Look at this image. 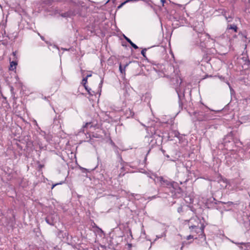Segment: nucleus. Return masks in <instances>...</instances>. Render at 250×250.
<instances>
[{
  "mask_svg": "<svg viewBox=\"0 0 250 250\" xmlns=\"http://www.w3.org/2000/svg\"><path fill=\"white\" fill-rule=\"evenodd\" d=\"M208 37H209L208 34L203 32L198 31L196 27L188 32L187 36V41L192 46L199 47L201 50H204L207 47L206 40Z\"/></svg>",
  "mask_w": 250,
  "mask_h": 250,
  "instance_id": "nucleus-1",
  "label": "nucleus"
},
{
  "mask_svg": "<svg viewBox=\"0 0 250 250\" xmlns=\"http://www.w3.org/2000/svg\"><path fill=\"white\" fill-rule=\"evenodd\" d=\"M175 90L178 96V103L179 107L182 109L183 103L185 101V92L181 91L179 87H176L175 88Z\"/></svg>",
  "mask_w": 250,
  "mask_h": 250,
  "instance_id": "nucleus-2",
  "label": "nucleus"
},
{
  "mask_svg": "<svg viewBox=\"0 0 250 250\" xmlns=\"http://www.w3.org/2000/svg\"><path fill=\"white\" fill-rule=\"evenodd\" d=\"M157 180L161 183V186L164 187H168L169 188H174V186H177V183L175 182H170L166 179H165L163 177H157Z\"/></svg>",
  "mask_w": 250,
  "mask_h": 250,
  "instance_id": "nucleus-3",
  "label": "nucleus"
},
{
  "mask_svg": "<svg viewBox=\"0 0 250 250\" xmlns=\"http://www.w3.org/2000/svg\"><path fill=\"white\" fill-rule=\"evenodd\" d=\"M57 218L58 216L56 214H50L46 216L45 221L48 224L51 226H54L57 222Z\"/></svg>",
  "mask_w": 250,
  "mask_h": 250,
  "instance_id": "nucleus-4",
  "label": "nucleus"
},
{
  "mask_svg": "<svg viewBox=\"0 0 250 250\" xmlns=\"http://www.w3.org/2000/svg\"><path fill=\"white\" fill-rule=\"evenodd\" d=\"M219 203H222L220 201L216 202V199L213 197H210L208 199L206 202V206L208 208H213L216 207V205Z\"/></svg>",
  "mask_w": 250,
  "mask_h": 250,
  "instance_id": "nucleus-5",
  "label": "nucleus"
},
{
  "mask_svg": "<svg viewBox=\"0 0 250 250\" xmlns=\"http://www.w3.org/2000/svg\"><path fill=\"white\" fill-rule=\"evenodd\" d=\"M173 188V190L171 191L172 193H174L173 196L175 198H180L183 195V191L182 189L178 187V185L177 186H174Z\"/></svg>",
  "mask_w": 250,
  "mask_h": 250,
  "instance_id": "nucleus-6",
  "label": "nucleus"
},
{
  "mask_svg": "<svg viewBox=\"0 0 250 250\" xmlns=\"http://www.w3.org/2000/svg\"><path fill=\"white\" fill-rule=\"evenodd\" d=\"M229 137L232 138V136L230 135V134L226 136V137L224 138V141L223 143L224 146L227 147L226 149H229V147H228V144L229 143H231L232 144H233L232 141H230L229 140H228V139H229ZM230 139H232V138H230Z\"/></svg>",
  "mask_w": 250,
  "mask_h": 250,
  "instance_id": "nucleus-7",
  "label": "nucleus"
},
{
  "mask_svg": "<svg viewBox=\"0 0 250 250\" xmlns=\"http://www.w3.org/2000/svg\"><path fill=\"white\" fill-rule=\"evenodd\" d=\"M17 62L16 61H12L10 62L9 69L11 71H13L16 68Z\"/></svg>",
  "mask_w": 250,
  "mask_h": 250,
  "instance_id": "nucleus-8",
  "label": "nucleus"
},
{
  "mask_svg": "<svg viewBox=\"0 0 250 250\" xmlns=\"http://www.w3.org/2000/svg\"><path fill=\"white\" fill-rule=\"evenodd\" d=\"M189 228L190 229V231L191 232H195L196 233H198L199 228L198 226L195 225H191L189 227Z\"/></svg>",
  "mask_w": 250,
  "mask_h": 250,
  "instance_id": "nucleus-9",
  "label": "nucleus"
},
{
  "mask_svg": "<svg viewBox=\"0 0 250 250\" xmlns=\"http://www.w3.org/2000/svg\"><path fill=\"white\" fill-rule=\"evenodd\" d=\"M124 38L125 39V40L131 45L132 47H133L135 49L138 48V47L135 43H134L129 38H128L125 35Z\"/></svg>",
  "mask_w": 250,
  "mask_h": 250,
  "instance_id": "nucleus-10",
  "label": "nucleus"
},
{
  "mask_svg": "<svg viewBox=\"0 0 250 250\" xmlns=\"http://www.w3.org/2000/svg\"><path fill=\"white\" fill-rule=\"evenodd\" d=\"M76 13L72 11H68L67 12H65L62 14V16L63 17H70L72 16L75 15Z\"/></svg>",
  "mask_w": 250,
  "mask_h": 250,
  "instance_id": "nucleus-11",
  "label": "nucleus"
},
{
  "mask_svg": "<svg viewBox=\"0 0 250 250\" xmlns=\"http://www.w3.org/2000/svg\"><path fill=\"white\" fill-rule=\"evenodd\" d=\"M125 114L127 116V118L130 117H132L134 115V112L130 108L126 110Z\"/></svg>",
  "mask_w": 250,
  "mask_h": 250,
  "instance_id": "nucleus-12",
  "label": "nucleus"
},
{
  "mask_svg": "<svg viewBox=\"0 0 250 250\" xmlns=\"http://www.w3.org/2000/svg\"><path fill=\"white\" fill-rule=\"evenodd\" d=\"M204 228H205V226L203 225L200 228H199L198 231L199 230H200L201 232L202 233V234H201V238H204V240H206V236L204 233Z\"/></svg>",
  "mask_w": 250,
  "mask_h": 250,
  "instance_id": "nucleus-13",
  "label": "nucleus"
},
{
  "mask_svg": "<svg viewBox=\"0 0 250 250\" xmlns=\"http://www.w3.org/2000/svg\"><path fill=\"white\" fill-rule=\"evenodd\" d=\"M228 29H233L235 32H237V27L235 24H230L228 25Z\"/></svg>",
  "mask_w": 250,
  "mask_h": 250,
  "instance_id": "nucleus-14",
  "label": "nucleus"
},
{
  "mask_svg": "<svg viewBox=\"0 0 250 250\" xmlns=\"http://www.w3.org/2000/svg\"><path fill=\"white\" fill-rule=\"evenodd\" d=\"M128 63H126L125 65L124 68H123L122 67V64H120L119 70H120V72L122 74L125 73V68L126 67H127L128 66Z\"/></svg>",
  "mask_w": 250,
  "mask_h": 250,
  "instance_id": "nucleus-15",
  "label": "nucleus"
},
{
  "mask_svg": "<svg viewBox=\"0 0 250 250\" xmlns=\"http://www.w3.org/2000/svg\"><path fill=\"white\" fill-rule=\"evenodd\" d=\"M67 1L71 2L76 5H81V1L79 0H67Z\"/></svg>",
  "mask_w": 250,
  "mask_h": 250,
  "instance_id": "nucleus-16",
  "label": "nucleus"
},
{
  "mask_svg": "<svg viewBox=\"0 0 250 250\" xmlns=\"http://www.w3.org/2000/svg\"><path fill=\"white\" fill-rule=\"evenodd\" d=\"M244 225L246 229L249 228L250 227V220L247 218V220L245 221L244 222Z\"/></svg>",
  "mask_w": 250,
  "mask_h": 250,
  "instance_id": "nucleus-17",
  "label": "nucleus"
},
{
  "mask_svg": "<svg viewBox=\"0 0 250 250\" xmlns=\"http://www.w3.org/2000/svg\"><path fill=\"white\" fill-rule=\"evenodd\" d=\"M87 82V77L84 78L82 80V84L83 85L85 89H87V85H86Z\"/></svg>",
  "mask_w": 250,
  "mask_h": 250,
  "instance_id": "nucleus-18",
  "label": "nucleus"
},
{
  "mask_svg": "<svg viewBox=\"0 0 250 250\" xmlns=\"http://www.w3.org/2000/svg\"><path fill=\"white\" fill-rule=\"evenodd\" d=\"M91 123H87L85 124V125H84L83 126V131H82V129H81V130L80 131L79 133L81 132H83V133H84V128H87L88 127V126L90 125H91Z\"/></svg>",
  "mask_w": 250,
  "mask_h": 250,
  "instance_id": "nucleus-19",
  "label": "nucleus"
},
{
  "mask_svg": "<svg viewBox=\"0 0 250 250\" xmlns=\"http://www.w3.org/2000/svg\"><path fill=\"white\" fill-rule=\"evenodd\" d=\"M239 35H241L242 38L247 39V34L246 31H245L244 32H240L239 33Z\"/></svg>",
  "mask_w": 250,
  "mask_h": 250,
  "instance_id": "nucleus-20",
  "label": "nucleus"
},
{
  "mask_svg": "<svg viewBox=\"0 0 250 250\" xmlns=\"http://www.w3.org/2000/svg\"><path fill=\"white\" fill-rule=\"evenodd\" d=\"M149 48H144L142 49V50L141 51V54L143 55V56L146 58V50L149 49Z\"/></svg>",
  "mask_w": 250,
  "mask_h": 250,
  "instance_id": "nucleus-21",
  "label": "nucleus"
},
{
  "mask_svg": "<svg viewBox=\"0 0 250 250\" xmlns=\"http://www.w3.org/2000/svg\"><path fill=\"white\" fill-rule=\"evenodd\" d=\"M85 90L87 91V92L88 93V94L90 96H93L94 95V91H91V89L88 88L87 86V89H85Z\"/></svg>",
  "mask_w": 250,
  "mask_h": 250,
  "instance_id": "nucleus-22",
  "label": "nucleus"
},
{
  "mask_svg": "<svg viewBox=\"0 0 250 250\" xmlns=\"http://www.w3.org/2000/svg\"><path fill=\"white\" fill-rule=\"evenodd\" d=\"M241 244L244 245L245 246V248H243V247H241L240 248L243 250H249V249L248 248V244L246 243H241Z\"/></svg>",
  "mask_w": 250,
  "mask_h": 250,
  "instance_id": "nucleus-23",
  "label": "nucleus"
},
{
  "mask_svg": "<svg viewBox=\"0 0 250 250\" xmlns=\"http://www.w3.org/2000/svg\"><path fill=\"white\" fill-rule=\"evenodd\" d=\"M177 211L179 213H181L184 211L183 208L182 206H180L179 207L177 208Z\"/></svg>",
  "mask_w": 250,
  "mask_h": 250,
  "instance_id": "nucleus-24",
  "label": "nucleus"
},
{
  "mask_svg": "<svg viewBox=\"0 0 250 250\" xmlns=\"http://www.w3.org/2000/svg\"><path fill=\"white\" fill-rule=\"evenodd\" d=\"M244 65H246L247 66V68L250 67V60H247L244 64Z\"/></svg>",
  "mask_w": 250,
  "mask_h": 250,
  "instance_id": "nucleus-25",
  "label": "nucleus"
},
{
  "mask_svg": "<svg viewBox=\"0 0 250 250\" xmlns=\"http://www.w3.org/2000/svg\"><path fill=\"white\" fill-rule=\"evenodd\" d=\"M219 182L222 181L224 183H227V179L223 178L221 176H220L219 179L218 180Z\"/></svg>",
  "mask_w": 250,
  "mask_h": 250,
  "instance_id": "nucleus-26",
  "label": "nucleus"
},
{
  "mask_svg": "<svg viewBox=\"0 0 250 250\" xmlns=\"http://www.w3.org/2000/svg\"><path fill=\"white\" fill-rule=\"evenodd\" d=\"M80 169H81L82 172L83 173H86L87 172L89 171L88 169L82 167H80Z\"/></svg>",
  "mask_w": 250,
  "mask_h": 250,
  "instance_id": "nucleus-27",
  "label": "nucleus"
},
{
  "mask_svg": "<svg viewBox=\"0 0 250 250\" xmlns=\"http://www.w3.org/2000/svg\"><path fill=\"white\" fill-rule=\"evenodd\" d=\"M10 90H11V93L12 94V96H13V98L15 99V93L14 92V88L13 87H11Z\"/></svg>",
  "mask_w": 250,
  "mask_h": 250,
  "instance_id": "nucleus-28",
  "label": "nucleus"
},
{
  "mask_svg": "<svg viewBox=\"0 0 250 250\" xmlns=\"http://www.w3.org/2000/svg\"><path fill=\"white\" fill-rule=\"evenodd\" d=\"M125 4V2H122L120 5H119L118 7H117V9H120L121 8H122L123 7V5H124Z\"/></svg>",
  "mask_w": 250,
  "mask_h": 250,
  "instance_id": "nucleus-29",
  "label": "nucleus"
},
{
  "mask_svg": "<svg viewBox=\"0 0 250 250\" xmlns=\"http://www.w3.org/2000/svg\"><path fill=\"white\" fill-rule=\"evenodd\" d=\"M110 144L115 148H117V146L115 145V144L113 142V141L112 140H110Z\"/></svg>",
  "mask_w": 250,
  "mask_h": 250,
  "instance_id": "nucleus-30",
  "label": "nucleus"
},
{
  "mask_svg": "<svg viewBox=\"0 0 250 250\" xmlns=\"http://www.w3.org/2000/svg\"><path fill=\"white\" fill-rule=\"evenodd\" d=\"M193 238V235H189L187 236V240H189V239H192Z\"/></svg>",
  "mask_w": 250,
  "mask_h": 250,
  "instance_id": "nucleus-31",
  "label": "nucleus"
},
{
  "mask_svg": "<svg viewBox=\"0 0 250 250\" xmlns=\"http://www.w3.org/2000/svg\"><path fill=\"white\" fill-rule=\"evenodd\" d=\"M242 59L243 60V61L245 62L247 60H249L248 57H243Z\"/></svg>",
  "mask_w": 250,
  "mask_h": 250,
  "instance_id": "nucleus-32",
  "label": "nucleus"
},
{
  "mask_svg": "<svg viewBox=\"0 0 250 250\" xmlns=\"http://www.w3.org/2000/svg\"><path fill=\"white\" fill-rule=\"evenodd\" d=\"M43 167H44V165H43L39 164L38 165V167L40 169H41Z\"/></svg>",
  "mask_w": 250,
  "mask_h": 250,
  "instance_id": "nucleus-33",
  "label": "nucleus"
},
{
  "mask_svg": "<svg viewBox=\"0 0 250 250\" xmlns=\"http://www.w3.org/2000/svg\"><path fill=\"white\" fill-rule=\"evenodd\" d=\"M92 137H94V138H99V135H98L97 134H94L92 135Z\"/></svg>",
  "mask_w": 250,
  "mask_h": 250,
  "instance_id": "nucleus-34",
  "label": "nucleus"
},
{
  "mask_svg": "<svg viewBox=\"0 0 250 250\" xmlns=\"http://www.w3.org/2000/svg\"><path fill=\"white\" fill-rule=\"evenodd\" d=\"M136 0H126L125 1V4L129 2H130V1H135Z\"/></svg>",
  "mask_w": 250,
  "mask_h": 250,
  "instance_id": "nucleus-35",
  "label": "nucleus"
},
{
  "mask_svg": "<svg viewBox=\"0 0 250 250\" xmlns=\"http://www.w3.org/2000/svg\"><path fill=\"white\" fill-rule=\"evenodd\" d=\"M38 35L40 36V37H41V39H42V41H44V38L43 36H41V35L40 34V33H38Z\"/></svg>",
  "mask_w": 250,
  "mask_h": 250,
  "instance_id": "nucleus-36",
  "label": "nucleus"
},
{
  "mask_svg": "<svg viewBox=\"0 0 250 250\" xmlns=\"http://www.w3.org/2000/svg\"><path fill=\"white\" fill-rule=\"evenodd\" d=\"M212 75H206L205 77H204V79L205 78H208V77H212Z\"/></svg>",
  "mask_w": 250,
  "mask_h": 250,
  "instance_id": "nucleus-37",
  "label": "nucleus"
},
{
  "mask_svg": "<svg viewBox=\"0 0 250 250\" xmlns=\"http://www.w3.org/2000/svg\"><path fill=\"white\" fill-rule=\"evenodd\" d=\"M207 118L204 117V118H199L198 120H199V121H202V120H206Z\"/></svg>",
  "mask_w": 250,
  "mask_h": 250,
  "instance_id": "nucleus-38",
  "label": "nucleus"
},
{
  "mask_svg": "<svg viewBox=\"0 0 250 250\" xmlns=\"http://www.w3.org/2000/svg\"><path fill=\"white\" fill-rule=\"evenodd\" d=\"M16 53H17V52H16V51H15V52H13L12 53V54H13V55L14 57H16Z\"/></svg>",
  "mask_w": 250,
  "mask_h": 250,
  "instance_id": "nucleus-39",
  "label": "nucleus"
},
{
  "mask_svg": "<svg viewBox=\"0 0 250 250\" xmlns=\"http://www.w3.org/2000/svg\"><path fill=\"white\" fill-rule=\"evenodd\" d=\"M62 231H60L58 233V236H60L61 235H62Z\"/></svg>",
  "mask_w": 250,
  "mask_h": 250,
  "instance_id": "nucleus-40",
  "label": "nucleus"
},
{
  "mask_svg": "<svg viewBox=\"0 0 250 250\" xmlns=\"http://www.w3.org/2000/svg\"><path fill=\"white\" fill-rule=\"evenodd\" d=\"M91 76H92L91 74H88V75H87V76L85 77H87V79L88 77H90Z\"/></svg>",
  "mask_w": 250,
  "mask_h": 250,
  "instance_id": "nucleus-41",
  "label": "nucleus"
},
{
  "mask_svg": "<svg viewBox=\"0 0 250 250\" xmlns=\"http://www.w3.org/2000/svg\"><path fill=\"white\" fill-rule=\"evenodd\" d=\"M161 2H162L163 4H164V3L166 2L165 0H161Z\"/></svg>",
  "mask_w": 250,
  "mask_h": 250,
  "instance_id": "nucleus-42",
  "label": "nucleus"
},
{
  "mask_svg": "<svg viewBox=\"0 0 250 250\" xmlns=\"http://www.w3.org/2000/svg\"><path fill=\"white\" fill-rule=\"evenodd\" d=\"M59 184H57L53 185L52 188H53L55 186H56V185H59Z\"/></svg>",
  "mask_w": 250,
  "mask_h": 250,
  "instance_id": "nucleus-43",
  "label": "nucleus"
},
{
  "mask_svg": "<svg viewBox=\"0 0 250 250\" xmlns=\"http://www.w3.org/2000/svg\"><path fill=\"white\" fill-rule=\"evenodd\" d=\"M191 220V219H189V220H187L185 221V222H187L188 223H189L190 222V221Z\"/></svg>",
  "mask_w": 250,
  "mask_h": 250,
  "instance_id": "nucleus-44",
  "label": "nucleus"
},
{
  "mask_svg": "<svg viewBox=\"0 0 250 250\" xmlns=\"http://www.w3.org/2000/svg\"><path fill=\"white\" fill-rule=\"evenodd\" d=\"M162 236H157V237L158 238H161V237H162Z\"/></svg>",
  "mask_w": 250,
  "mask_h": 250,
  "instance_id": "nucleus-45",
  "label": "nucleus"
},
{
  "mask_svg": "<svg viewBox=\"0 0 250 250\" xmlns=\"http://www.w3.org/2000/svg\"><path fill=\"white\" fill-rule=\"evenodd\" d=\"M65 236H66V233H64V236H63V234H62V237H63V238H64Z\"/></svg>",
  "mask_w": 250,
  "mask_h": 250,
  "instance_id": "nucleus-46",
  "label": "nucleus"
},
{
  "mask_svg": "<svg viewBox=\"0 0 250 250\" xmlns=\"http://www.w3.org/2000/svg\"><path fill=\"white\" fill-rule=\"evenodd\" d=\"M155 65L157 66V67L158 68V65H159L160 64H155Z\"/></svg>",
  "mask_w": 250,
  "mask_h": 250,
  "instance_id": "nucleus-47",
  "label": "nucleus"
},
{
  "mask_svg": "<svg viewBox=\"0 0 250 250\" xmlns=\"http://www.w3.org/2000/svg\"><path fill=\"white\" fill-rule=\"evenodd\" d=\"M103 82V80H102L101 81V82L100 84H102Z\"/></svg>",
  "mask_w": 250,
  "mask_h": 250,
  "instance_id": "nucleus-48",
  "label": "nucleus"
},
{
  "mask_svg": "<svg viewBox=\"0 0 250 250\" xmlns=\"http://www.w3.org/2000/svg\"><path fill=\"white\" fill-rule=\"evenodd\" d=\"M226 109H227V107H225L223 110V111H225V110H226Z\"/></svg>",
  "mask_w": 250,
  "mask_h": 250,
  "instance_id": "nucleus-49",
  "label": "nucleus"
},
{
  "mask_svg": "<svg viewBox=\"0 0 250 250\" xmlns=\"http://www.w3.org/2000/svg\"><path fill=\"white\" fill-rule=\"evenodd\" d=\"M184 247V246L183 245L181 248V249L182 250L183 249V248Z\"/></svg>",
  "mask_w": 250,
  "mask_h": 250,
  "instance_id": "nucleus-50",
  "label": "nucleus"
},
{
  "mask_svg": "<svg viewBox=\"0 0 250 250\" xmlns=\"http://www.w3.org/2000/svg\"><path fill=\"white\" fill-rule=\"evenodd\" d=\"M129 246L131 247V244H129Z\"/></svg>",
  "mask_w": 250,
  "mask_h": 250,
  "instance_id": "nucleus-51",
  "label": "nucleus"
},
{
  "mask_svg": "<svg viewBox=\"0 0 250 250\" xmlns=\"http://www.w3.org/2000/svg\"><path fill=\"white\" fill-rule=\"evenodd\" d=\"M175 136L176 137H177V135H176V134H175Z\"/></svg>",
  "mask_w": 250,
  "mask_h": 250,
  "instance_id": "nucleus-52",
  "label": "nucleus"
}]
</instances>
